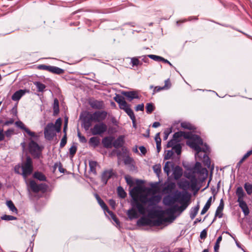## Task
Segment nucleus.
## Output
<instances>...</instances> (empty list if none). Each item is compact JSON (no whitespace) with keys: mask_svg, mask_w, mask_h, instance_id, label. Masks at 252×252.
I'll use <instances>...</instances> for the list:
<instances>
[{"mask_svg":"<svg viewBox=\"0 0 252 252\" xmlns=\"http://www.w3.org/2000/svg\"><path fill=\"white\" fill-rule=\"evenodd\" d=\"M167 221V218H163L161 216H159L157 220L153 221V224L156 226H159L162 224L163 222H166Z\"/></svg>","mask_w":252,"mask_h":252,"instance_id":"obj_26","label":"nucleus"},{"mask_svg":"<svg viewBox=\"0 0 252 252\" xmlns=\"http://www.w3.org/2000/svg\"><path fill=\"white\" fill-rule=\"evenodd\" d=\"M62 124V121L61 118L57 119L55 122V125H54V128L57 132L59 133L61 130V126Z\"/></svg>","mask_w":252,"mask_h":252,"instance_id":"obj_31","label":"nucleus"},{"mask_svg":"<svg viewBox=\"0 0 252 252\" xmlns=\"http://www.w3.org/2000/svg\"><path fill=\"white\" fill-rule=\"evenodd\" d=\"M89 104L92 108L95 109H101L104 107L103 101L95 99H90L89 101Z\"/></svg>","mask_w":252,"mask_h":252,"instance_id":"obj_10","label":"nucleus"},{"mask_svg":"<svg viewBox=\"0 0 252 252\" xmlns=\"http://www.w3.org/2000/svg\"><path fill=\"white\" fill-rule=\"evenodd\" d=\"M190 140L196 143L197 145H199L200 147L201 145H202L203 143L201 138L199 135L196 134H194Z\"/></svg>","mask_w":252,"mask_h":252,"instance_id":"obj_30","label":"nucleus"},{"mask_svg":"<svg viewBox=\"0 0 252 252\" xmlns=\"http://www.w3.org/2000/svg\"><path fill=\"white\" fill-rule=\"evenodd\" d=\"M175 201H179L180 203H182L183 201L185 200L186 195L182 194L180 192H178L174 195Z\"/></svg>","mask_w":252,"mask_h":252,"instance_id":"obj_28","label":"nucleus"},{"mask_svg":"<svg viewBox=\"0 0 252 252\" xmlns=\"http://www.w3.org/2000/svg\"><path fill=\"white\" fill-rule=\"evenodd\" d=\"M67 142V134L64 133V135L61 139L60 147L61 148H63L66 145Z\"/></svg>","mask_w":252,"mask_h":252,"instance_id":"obj_56","label":"nucleus"},{"mask_svg":"<svg viewBox=\"0 0 252 252\" xmlns=\"http://www.w3.org/2000/svg\"><path fill=\"white\" fill-rule=\"evenodd\" d=\"M212 197L211 196L207 200V202L206 203L205 205H204V207L203 208L201 212V215H204L205 214L207 211L208 210V209L210 208L211 203H212Z\"/></svg>","mask_w":252,"mask_h":252,"instance_id":"obj_27","label":"nucleus"},{"mask_svg":"<svg viewBox=\"0 0 252 252\" xmlns=\"http://www.w3.org/2000/svg\"><path fill=\"white\" fill-rule=\"evenodd\" d=\"M25 92L22 90H20L14 93L12 96V99L14 101L19 100L21 97L24 94Z\"/></svg>","mask_w":252,"mask_h":252,"instance_id":"obj_23","label":"nucleus"},{"mask_svg":"<svg viewBox=\"0 0 252 252\" xmlns=\"http://www.w3.org/2000/svg\"><path fill=\"white\" fill-rule=\"evenodd\" d=\"M117 192L118 196L121 198H125L126 196V193L121 186L118 187Z\"/></svg>","mask_w":252,"mask_h":252,"instance_id":"obj_38","label":"nucleus"},{"mask_svg":"<svg viewBox=\"0 0 252 252\" xmlns=\"http://www.w3.org/2000/svg\"><path fill=\"white\" fill-rule=\"evenodd\" d=\"M89 167H90V172L93 174L94 175H96L97 174L96 168L97 166H99L97 162L95 161L90 160L89 161Z\"/></svg>","mask_w":252,"mask_h":252,"instance_id":"obj_20","label":"nucleus"},{"mask_svg":"<svg viewBox=\"0 0 252 252\" xmlns=\"http://www.w3.org/2000/svg\"><path fill=\"white\" fill-rule=\"evenodd\" d=\"M15 124L16 126L24 130L31 137L33 138L37 137V135L35 134V133L34 132L31 131L21 121L16 122Z\"/></svg>","mask_w":252,"mask_h":252,"instance_id":"obj_7","label":"nucleus"},{"mask_svg":"<svg viewBox=\"0 0 252 252\" xmlns=\"http://www.w3.org/2000/svg\"><path fill=\"white\" fill-rule=\"evenodd\" d=\"M132 207L129 209L127 212V215L129 219V220H132L134 219H137L138 217V214L136 211V209H137L136 206H135L134 203H131Z\"/></svg>","mask_w":252,"mask_h":252,"instance_id":"obj_12","label":"nucleus"},{"mask_svg":"<svg viewBox=\"0 0 252 252\" xmlns=\"http://www.w3.org/2000/svg\"><path fill=\"white\" fill-rule=\"evenodd\" d=\"M204 160L203 162L205 165L207 166L208 167H209L211 165V161L209 157L207 156L206 154H204L203 156Z\"/></svg>","mask_w":252,"mask_h":252,"instance_id":"obj_54","label":"nucleus"},{"mask_svg":"<svg viewBox=\"0 0 252 252\" xmlns=\"http://www.w3.org/2000/svg\"><path fill=\"white\" fill-rule=\"evenodd\" d=\"M174 152L172 150L167 151L166 154L164 157V159L167 160L170 159L173 155Z\"/></svg>","mask_w":252,"mask_h":252,"instance_id":"obj_61","label":"nucleus"},{"mask_svg":"<svg viewBox=\"0 0 252 252\" xmlns=\"http://www.w3.org/2000/svg\"><path fill=\"white\" fill-rule=\"evenodd\" d=\"M140 191L141 188L139 187H135L130 191V194L133 200L132 203H134L138 212L140 214L144 215L146 213V208L139 202L138 199Z\"/></svg>","mask_w":252,"mask_h":252,"instance_id":"obj_1","label":"nucleus"},{"mask_svg":"<svg viewBox=\"0 0 252 252\" xmlns=\"http://www.w3.org/2000/svg\"><path fill=\"white\" fill-rule=\"evenodd\" d=\"M183 133V137H184L186 139H189L188 140H190L191 138L193 137L194 134H192L190 132H184Z\"/></svg>","mask_w":252,"mask_h":252,"instance_id":"obj_62","label":"nucleus"},{"mask_svg":"<svg viewBox=\"0 0 252 252\" xmlns=\"http://www.w3.org/2000/svg\"><path fill=\"white\" fill-rule=\"evenodd\" d=\"M175 184L174 183L171 182L169 183L165 188L164 190H166L167 192H171L172 191L175 189Z\"/></svg>","mask_w":252,"mask_h":252,"instance_id":"obj_43","label":"nucleus"},{"mask_svg":"<svg viewBox=\"0 0 252 252\" xmlns=\"http://www.w3.org/2000/svg\"><path fill=\"white\" fill-rule=\"evenodd\" d=\"M187 144L191 148L194 150L197 154L201 151L205 152V151L204 150H202V148L200 146H199V145H197V144L193 142L192 141L188 140L187 141Z\"/></svg>","mask_w":252,"mask_h":252,"instance_id":"obj_16","label":"nucleus"},{"mask_svg":"<svg viewBox=\"0 0 252 252\" xmlns=\"http://www.w3.org/2000/svg\"><path fill=\"white\" fill-rule=\"evenodd\" d=\"M124 143V136L121 135L119 136L116 140L113 141L112 146L116 149H119L122 147Z\"/></svg>","mask_w":252,"mask_h":252,"instance_id":"obj_14","label":"nucleus"},{"mask_svg":"<svg viewBox=\"0 0 252 252\" xmlns=\"http://www.w3.org/2000/svg\"><path fill=\"white\" fill-rule=\"evenodd\" d=\"M77 146L73 145L69 149V156L70 157L73 158L77 151Z\"/></svg>","mask_w":252,"mask_h":252,"instance_id":"obj_50","label":"nucleus"},{"mask_svg":"<svg viewBox=\"0 0 252 252\" xmlns=\"http://www.w3.org/2000/svg\"><path fill=\"white\" fill-rule=\"evenodd\" d=\"M122 94L126 96L129 101H131L133 99H139L138 92L134 91H123Z\"/></svg>","mask_w":252,"mask_h":252,"instance_id":"obj_8","label":"nucleus"},{"mask_svg":"<svg viewBox=\"0 0 252 252\" xmlns=\"http://www.w3.org/2000/svg\"><path fill=\"white\" fill-rule=\"evenodd\" d=\"M92 121H94L93 120H91V115L90 114H88L83 120V126L86 130L89 129L91 126V123Z\"/></svg>","mask_w":252,"mask_h":252,"instance_id":"obj_19","label":"nucleus"},{"mask_svg":"<svg viewBox=\"0 0 252 252\" xmlns=\"http://www.w3.org/2000/svg\"><path fill=\"white\" fill-rule=\"evenodd\" d=\"M22 175L25 178L31 175L33 171L32 161V158L28 156L25 163L22 165Z\"/></svg>","mask_w":252,"mask_h":252,"instance_id":"obj_3","label":"nucleus"},{"mask_svg":"<svg viewBox=\"0 0 252 252\" xmlns=\"http://www.w3.org/2000/svg\"><path fill=\"white\" fill-rule=\"evenodd\" d=\"M172 149L174 150L175 152L178 155L181 154L182 151V147L180 144H177L176 145L173 146V148Z\"/></svg>","mask_w":252,"mask_h":252,"instance_id":"obj_53","label":"nucleus"},{"mask_svg":"<svg viewBox=\"0 0 252 252\" xmlns=\"http://www.w3.org/2000/svg\"><path fill=\"white\" fill-rule=\"evenodd\" d=\"M139 202L143 205L145 207V205L149 202V198L148 196L145 194H141L138 198Z\"/></svg>","mask_w":252,"mask_h":252,"instance_id":"obj_34","label":"nucleus"},{"mask_svg":"<svg viewBox=\"0 0 252 252\" xmlns=\"http://www.w3.org/2000/svg\"><path fill=\"white\" fill-rule=\"evenodd\" d=\"M160 200V198L158 196H153L149 198V202L151 204H154L158 203Z\"/></svg>","mask_w":252,"mask_h":252,"instance_id":"obj_48","label":"nucleus"},{"mask_svg":"<svg viewBox=\"0 0 252 252\" xmlns=\"http://www.w3.org/2000/svg\"><path fill=\"white\" fill-rule=\"evenodd\" d=\"M177 212L176 208L175 205H173L171 208H169L166 210V213L167 215L170 216L171 218H172L173 220H174L175 218L174 217V214Z\"/></svg>","mask_w":252,"mask_h":252,"instance_id":"obj_36","label":"nucleus"},{"mask_svg":"<svg viewBox=\"0 0 252 252\" xmlns=\"http://www.w3.org/2000/svg\"><path fill=\"white\" fill-rule=\"evenodd\" d=\"M125 112L130 117V119H134L135 115L133 110L130 108V106L125 110Z\"/></svg>","mask_w":252,"mask_h":252,"instance_id":"obj_49","label":"nucleus"},{"mask_svg":"<svg viewBox=\"0 0 252 252\" xmlns=\"http://www.w3.org/2000/svg\"><path fill=\"white\" fill-rule=\"evenodd\" d=\"M224 202L223 199H221L220 201V204L217 207L215 212V217L219 218H221L223 217L222 211L224 208Z\"/></svg>","mask_w":252,"mask_h":252,"instance_id":"obj_15","label":"nucleus"},{"mask_svg":"<svg viewBox=\"0 0 252 252\" xmlns=\"http://www.w3.org/2000/svg\"><path fill=\"white\" fill-rule=\"evenodd\" d=\"M90 115H91V120H93L94 122H98L99 123L102 122L106 119L107 113L104 111H98L93 114H90Z\"/></svg>","mask_w":252,"mask_h":252,"instance_id":"obj_6","label":"nucleus"},{"mask_svg":"<svg viewBox=\"0 0 252 252\" xmlns=\"http://www.w3.org/2000/svg\"><path fill=\"white\" fill-rule=\"evenodd\" d=\"M29 149L30 153L34 158H40L42 149L36 142L31 140L29 144Z\"/></svg>","mask_w":252,"mask_h":252,"instance_id":"obj_2","label":"nucleus"},{"mask_svg":"<svg viewBox=\"0 0 252 252\" xmlns=\"http://www.w3.org/2000/svg\"><path fill=\"white\" fill-rule=\"evenodd\" d=\"M130 105L127 103L126 100H124L123 102H121V103L119 104V107L121 109L124 110V111L126 109L128 108Z\"/></svg>","mask_w":252,"mask_h":252,"instance_id":"obj_59","label":"nucleus"},{"mask_svg":"<svg viewBox=\"0 0 252 252\" xmlns=\"http://www.w3.org/2000/svg\"><path fill=\"white\" fill-rule=\"evenodd\" d=\"M99 139L96 137H91L89 141V144L93 146L94 148L97 147L99 144Z\"/></svg>","mask_w":252,"mask_h":252,"instance_id":"obj_29","label":"nucleus"},{"mask_svg":"<svg viewBox=\"0 0 252 252\" xmlns=\"http://www.w3.org/2000/svg\"><path fill=\"white\" fill-rule=\"evenodd\" d=\"M222 240V236H220L217 239L216 243L214 246V251L215 252H219L220 248V243Z\"/></svg>","mask_w":252,"mask_h":252,"instance_id":"obj_46","label":"nucleus"},{"mask_svg":"<svg viewBox=\"0 0 252 252\" xmlns=\"http://www.w3.org/2000/svg\"><path fill=\"white\" fill-rule=\"evenodd\" d=\"M107 130V125L103 122L97 123L91 129L92 133L94 135H101Z\"/></svg>","mask_w":252,"mask_h":252,"instance_id":"obj_4","label":"nucleus"},{"mask_svg":"<svg viewBox=\"0 0 252 252\" xmlns=\"http://www.w3.org/2000/svg\"><path fill=\"white\" fill-rule=\"evenodd\" d=\"M97 202L101 206V207L102 208V209L104 210V211H105L106 210H108V207H107V206L106 205V204L102 199H99L98 201H97Z\"/></svg>","mask_w":252,"mask_h":252,"instance_id":"obj_57","label":"nucleus"},{"mask_svg":"<svg viewBox=\"0 0 252 252\" xmlns=\"http://www.w3.org/2000/svg\"><path fill=\"white\" fill-rule=\"evenodd\" d=\"M239 203V207L241 208L244 215L248 216L250 213L249 208L247 203L244 200L238 201Z\"/></svg>","mask_w":252,"mask_h":252,"instance_id":"obj_18","label":"nucleus"},{"mask_svg":"<svg viewBox=\"0 0 252 252\" xmlns=\"http://www.w3.org/2000/svg\"><path fill=\"white\" fill-rule=\"evenodd\" d=\"M244 189L248 194L251 195L252 193V184L249 183H246L244 184Z\"/></svg>","mask_w":252,"mask_h":252,"instance_id":"obj_44","label":"nucleus"},{"mask_svg":"<svg viewBox=\"0 0 252 252\" xmlns=\"http://www.w3.org/2000/svg\"><path fill=\"white\" fill-rule=\"evenodd\" d=\"M148 57L149 58H150L155 61H157V62H161L162 58V57H161L160 56H158L155 55H148Z\"/></svg>","mask_w":252,"mask_h":252,"instance_id":"obj_58","label":"nucleus"},{"mask_svg":"<svg viewBox=\"0 0 252 252\" xmlns=\"http://www.w3.org/2000/svg\"><path fill=\"white\" fill-rule=\"evenodd\" d=\"M114 139V137L113 136L105 137L102 139V144L105 148H111L112 147Z\"/></svg>","mask_w":252,"mask_h":252,"instance_id":"obj_11","label":"nucleus"},{"mask_svg":"<svg viewBox=\"0 0 252 252\" xmlns=\"http://www.w3.org/2000/svg\"><path fill=\"white\" fill-rule=\"evenodd\" d=\"M155 107L152 103H148L146 106V112L151 114L155 110Z\"/></svg>","mask_w":252,"mask_h":252,"instance_id":"obj_42","label":"nucleus"},{"mask_svg":"<svg viewBox=\"0 0 252 252\" xmlns=\"http://www.w3.org/2000/svg\"><path fill=\"white\" fill-rule=\"evenodd\" d=\"M114 174L113 169L106 170L104 171L101 175V181L106 185L108 180L110 179Z\"/></svg>","mask_w":252,"mask_h":252,"instance_id":"obj_9","label":"nucleus"},{"mask_svg":"<svg viewBox=\"0 0 252 252\" xmlns=\"http://www.w3.org/2000/svg\"><path fill=\"white\" fill-rule=\"evenodd\" d=\"M54 114H57L59 112V104L58 100L56 98L54 101Z\"/></svg>","mask_w":252,"mask_h":252,"instance_id":"obj_47","label":"nucleus"},{"mask_svg":"<svg viewBox=\"0 0 252 252\" xmlns=\"http://www.w3.org/2000/svg\"><path fill=\"white\" fill-rule=\"evenodd\" d=\"M187 178L190 180V183L188 181H186L184 183V186L185 187L190 186L192 189H194L197 185V179L195 176L193 175H189L187 176Z\"/></svg>","mask_w":252,"mask_h":252,"instance_id":"obj_13","label":"nucleus"},{"mask_svg":"<svg viewBox=\"0 0 252 252\" xmlns=\"http://www.w3.org/2000/svg\"><path fill=\"white\" fill-rule=\"evenodd\" d=\"M182 205L180 206H178L177 205H175V207L176 208L177 212H182L184 211L188 206V204L186 201H183L182 203H181Z\"/></svg>","mask_w":252,"mask_h":252,"instance_id":"obj_35","label":"nucleus"},{"mask_svg":"<svg viewBox=\"0 0 252 252\" xmlns=\"http://www.w3.org/2000/svg\"><path fill=\"white\" fill-rule=\"evenodd\" d=\"M34 84L36 86L39 92H42L46 88V86L40 82H35Z\"/></svg>","mask_w":252,"mask_h":252,"instance_id":"obj_39","label":"nucleus"},{"mask_svg":"<svg viewBox=\"0 0 252 252\" xmlns=\"http://www.w3.org/2000/svg\"><path fill=\"white\" fill-rule=\"evenodd\" d=\"M236 193L238 196L237 201L243 200L244 197L245 195L242 187H239L236 189Z\"/></svg>","mask_w":252,"mask_h":252,"instance_id":"obj_24","label":"nucleus"},{"mask_svg":"<svg viewBox=\"0 0 252 252\" xmlns=\"http://www.w3.org/2000/svg\"><path fill=\"white\" fill-rule=\"evenodd\" d=\"M199 209V203L198 204L194 207L192 208L189 212V216L191 220H193L196 217V215L198 213V210Z\"/></svg>","mask_w":252,"mask_h":252,"instance_id":"obj_25","label":"nucleus"},{"mask_svg":"<svg viewBox=\"0 0 252 252\" xmlns=\"http://www.w3.org/2000/svg\"><path fill=\"white\" fill-rule=\"evenodd\" d=\"M202 169V166L200 162L197 161L194 165V169L197 172H200L201 170Z\"/></svg>","mask_w":252,"mask_h":252,"instance_id":"obj_64","label":"nucleus"},{"mask_svg":"<svg viewBox=\"0 0 252 252\" xmlns=\"http://www.w3.org/2000/svg\"><path fill=\"white\" fill-rule=\"evenodd\" d=\"M56 132L54 128V124L52 123H48L44 128L45 138L48 140H51L56 135Z\"/></svg>","mask_w":252,"mask_h":252,"instance_id":"obj_5","label":"nucleus"},{"mask_svg":"<svg viewBox=\"0 0 252 252\" xmlns=\"http://www.w3.org/2000/svg\"><path fill=\"white\" fill-rule=\"evenodd\" d=\"M131 63L132 64V66H138L139 65H141L142 63H140V61L136 58H132L131 59Z\"/></svg>","mask_w":252,"mask_h":252,"instance_id":"obj_55","label":"nucleus"},{"mask_svg":"<svg viewBox=\"0 0 252 252\" xmlns=\"http://www.w3.org/2000/svg\"><path fill=\"white\" fill-rule=\"evenodd\" d=\"M6 205L12 212L17 213L18 210L11 200L7 201Z\"/></svg>","mask_w":252,"mask_h":252,"instance_id":"obj_41","label":"nucleus"},{"mask_svg":"<svg viewBox=\"0 0 252 252\" xmlns=\"http://www.w3.org/2000/svg\"><path fill=\"white\" fill-rule=\"evenodd\" d=\"M1 219L5 220H17V218L13 216L4 215L1 217Z\"/></svg>","mask_w":252,"mask_h":252,"instance_id":"obj_52","label":"nucleus"},{"mask_svg":"<svg viewBox=\"0 0 252 252\" xmlns=\"http://www.w3.org/2000/svg\"><path fill=\"white\" fill-rule=\"evenodd\" d=\"M114 100L119 104V105L121 103V102H123L124 100H125L124 96L119 94L116 95L114 97Z\"/></svg>","mask_w":252,"mask_h":252,"instance_id":"obj_60","label":"nucleus"},{"mask_svg":"<svg viewBox=\"0 0 252 252\" xmlns=\"http://www.w3.org/2000/svg\"><path fill=\"white\" fill-rule=\"evenodd\" d=\"M34 178L40 181H46V176L41 172H35L33 174Z\"/></svg>","mask_w":252,"mask_h":252,"instance_id":"obj_32","label":"nucleus"},{"mask_svg":"<svg viewBox=\"0 0 252 252\" xmlns=\"http://www.w3.org/2000/svg\"><path fill=\"white\" fill-rule=\"evenodd\" d=\"M183 131L175 132L173 136V139L177 142L179 141V138L183 137Z\"/></svg>","mask_w":252,"mask_h":252,"instance_id":"obj_51","label":"nucleus"},{"mask_svg":"<svg viewBox=\"0 0 252 252\" xmlns=\"http://www.w3.org/2000/svg\"><path fill=\"white\" fill-rule=\"evenodd\" d=\"M152 221L149 218L142 217L137 221V224L138 226H146L151 225Z\"/></svg>","mask_w":252,"mask_h":252,"instance_id":"obj_17","label":"nucleus"},{"mask_svg":"<svg viewBox=\"0 0 252 252\" xmlns=\"http://www.w3.org/2000/svg\"><path fill=\"white\" fill-rule=\"evenodd\" d=\"M39 191H41L42 192H45L48 188V186L45 183H41L38 185Z\"/></svg>","mask_w":252,"mask_h":252,"instance_id":"obj_63","label":"nucleus"},{"mask_svg":"<svg viewBox=\"0 0 252 252\" xmlns=\"http://www.w3.org/2000/svg\"><path fill=\"white\" fill-rule=\"evenodd\" d=\"M49 72L55 74L60 75L63 74L64 71L63 69L59 67L50 65Z\"/></svg>","mask_w":252,"mask_h":252,"instance_id":"obj_21","label":"nucleus"},{"mask_svg":"<svg viewBox=\"0 0 252 252\" xmlns=\"http://www.w3.org/2000/svg\"><path fill=\"white\" fill-rule=\"evenodd\" d=\"M30 186L33 192L37 193L39 191L38 185L34 181H31L30 182Z\"/></svg>","mask_w":252,"mask_h":252,"instance_id":"obj_33","label":"nucleus"},{"mask_svg":"<svg viewBox=\"0 0 252 252\" xmlns=\"http://www.w3.org/2000/svg\"><path fill=\"white\" fill-rule=\"evenodd\" d=\"M181 126L182 127L187 129L194 130L195 129L194 126L192 125L190 123L186 122L182 123Z\"/></svg>","mask_w":252,"mask_h":252,"instance_id":"obj_37","label":"nucleus"},{"mask_svg":"<svg viewBox=\"0 0 252 252\" xmlns=\"http://www.w3.org/2000/svg\"><path fill=\"white\" fill-rule=\"evenodd\" d=\"M154 172L159 177L161 173V165L159 164H155L153 167Z\"/></svg>","mask_w":252,"mask_h":252,"instance_id":"obj_45","label":"nucleus"},{"mask_svg":"<svg viewBox=\"0 0 252 252\" xmlns=\"http://www.w3.org/2000/svg\"><path fill=\"white\" fill-rule=\"evenodd\" d=\"M173 175L176 179L180 178L183 174L182 169L179 166H176L173 171Z\"/></svg>","mask_w":252,"mask_h":252,"instance_id":"obj_22","label":"nucleus"},{"mask_svg":"<svg viewBox=\"0 0 252 252\" xmlns=\"http://www.w3.org/2000/svg\"><path fill=\"white\" fill-rule=\"evenodd\" d=\"M164 201H165V204L166 205H171L176 202L174 196H170L169 195L165 197L164 198Z\"/></svg>","mask_w":252,"mask_h":252,"instance_id":"obj_40","label":"nucleus"}]
</instances>
